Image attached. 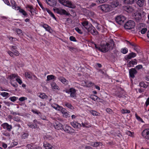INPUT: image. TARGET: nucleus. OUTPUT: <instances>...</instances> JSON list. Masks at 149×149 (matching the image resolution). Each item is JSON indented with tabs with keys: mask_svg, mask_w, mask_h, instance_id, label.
Wrapping results in <instances>:
<instances>
[{
	"mask_svg": "<svg viewBox=\"0 0 149 149\" xmlns=\"http://www.w3.org/2000/svg\"><path fill=\"white\" fill-rule=\"evenodd\" d=\"M114 45V42L112 39L110 40L106 44L101 43L100 44V51L103 52H106L112 49Z\"/></svg>",
	"mask_w": 149,
	"mask_h": 149,
	"instance_id": "obj_1",
	"label": "nucleus"
},
{
	"mask_svg": "<svg viewBox=\"0 0 149 149\" xmlns=\"http://www.w3.org/2000/svg\"><path fill=\"white\" fill-rule=\"evenodd\" d=\"M98 8L104 12H109L112 10V8L109 4H104L99 6Z\"/></svg>",
	"mask_w": 149,
	"mask_h": 149,
	"instance_id": "obj_2",
	"label": "nucleus"
},
{
	"mask_svg": "<svg viewBox=\"0 0 149 149\" xmlns=\"http://www.w3.org/2000/svg\"><path fill=\"white\" fill-rule=\"evenodd\" d=\"M92 25L87 21H84L81 23V26L82 29L84 30L86 29L88 31L92 26Z\"/></svg>",
	"mask_w": 149,
	"mask_h": 149,
	"instance_id": "obj_3",
	"label": "nucleus"
},
{
	"mask_svg": "<svg viewBox=\"0 0 149 149\" xmlns=\"http://www.w3.org/2000/svg\"><path fill=\"white\" fill-rule=\"evenodd\" d=\"M135 25V23L134 21L130 20L125 24L124 27L125 29H130L134 28Z\"/></svg>",
	"mask_w": 149,
	"mask_h": 149,
	"instance_id": "obj_4",
	"label": "nucleus"
},
{
	"mask_svg": "<svg viewBox=\"0 0 149 149\" xmlns=\"http://www.w3.org/2000/svg\"><path fill=\"white\" fill-rule=\"evenodd\" d=\"M63 130L69 134H72L75 132L74 130L70 126L66 125L65 127L63 128Z\"/></svg>",
	"mask_w": 149,
	"mask_h": 149,
	"instance_id": "obj_5",
	"label": "nucleus"
},
{
	"mask_svg": "<svg viewBox=\"0 0 149 149\" xmlns=\"http://www.w3.org/2000/svg\"><path fill=\"white\" fill-rule=\"evenodd\" d=\"M125 18L123 15H119L116 17L115 20L116 22L122 25L125 20Z\"/></svg>",
	"mask_w": 149,
	"mask_h": 149,
	"instance_id": "obj_6",
	"label": "nucleus"
},
{
	"mask_svg": "<svg viewBox=\"0 0 149 149\" xmlns=\"http://www.w3.org/2000/svg\"><path fill=\"white\" fill-rule=\"evenodd\" d=\"M51 106L56 110L58 111H60L62 113L65 111H66L65 108H63L62 107L59 106L56 104H51Z\"/></svg>",
	"mask_w": 149,
	"mask_h": 149,
	"instance_id": "obj_7",
	"label": "nucleus"
},
{
	"mask_svg": "<svg viewBox=\"0 0 149 149\" xmlns=\"http://www.w3.org/2000/svg\"><path fill=\"white\" fill-rule=\"evenodd\" d=\"M141 134L144 139L149 140V129H146L144 130L142 132Z\"/></svg>",
	"mask_w": 149,
	"mask_h": 149,
	"instance_id": "obj_8",
	"label": "nucleus"
},
{
	"mask_svg": "<svg viewBox=\"0 0 149 149\" xmlns=\"http://www.w3.org/2000/svg\"><path fill=\"white\" fill-rule=\"evenodd\" d=\"M38 123V121L36 120H34L33 121V123L29 122L27 125L29 127L32 128H37V124Z\"/></svg>",
	"mask_w": 149,
	"mask_h": 149,
	"instance_id": "obj_9",
	"label": "nucleus"
},
{
	"mask_svg": "<svg viewBox=\"0 0 149 149\" xmlns=\"http://www.w3.org/2000/svg\"><path fill=\"white\" fill-rule=\"evenodd\" d=\"M137 73V72L135 68H132L129 70V75L130 77L134 78L135 77V75Z\"/></svg>",
	"mask_w": 149,
	"mask_h": 149,
	"instance_id": "obj_10",
	"label": "nucleus"
},
{
	"mask_svg": "<svg viewBox=\"0 0 149 149\" xmlns=\"http://www.w3.org/2000/svg\"><path fill=\"white\" fill-rule=\"evenodd\" d=\"M70 124L74 128L80 129L81 126V125L76 121L70 123Z\"/></svg>",
	"mask_w": 149,
	"mask_h": 149,
	"instance_id": "obj_11",
	"label": "nucleus"
},
{
	"mask_svg": "<svg viewBox=\"0 0 149 149\" xmlns=\"http://www.w3.org/2000/svg\"><path fill=\"white\" fill-rule=\"evenodd\" d=\"M63 5L71 8H74L75 7V5L72 2L68 0H66Z\"/></svg>",
	"mask_w": 149,
	"mask_h": 149,
	"instance_id": "obj_12",
	"label": "nucleus"
},
{
	"mask_svg": "<svg viewBox=\"0 0 149 149\" xmlns=\"http://www.w3.org/2000/svg\"><path fill=\"white\" fill-rule=\"evenodd\" d=\"M57 13L61 15H69L70 14L69 13H68L64 9L57 8Z\"/></svg>",
	"mask_w": 149,
	"mask_h": 149,
	"instance_id": "obj_13",
	"label": "nucleus"
},
{
	"mask_svg": "<svg viewBox=\"0 0 149 149\" xmlns=\"http://www.w3.org/2000/svg\"><path fill=\"white\" fill-rule=\"evenodd\" d=\"M1 126L4 129H6V130L9 131H11L12 127L11 125H9L7 123H5L1 125Z\"/></svg>",
	"mask_w": 149,
	"mask_h": 149,
	"instance_id": "obj_14",
	"label": "nucleus"
},
{
	"mask_svg": "<svg viewBox=\"0 0 149 149\" xmlns=\"http://www.w3.org/2000/svg\"><path fill=\"white\" fill-rule=\"evenodd\" d=\"M41 26L43 27L46 31H48L50 33H51L53 31L51 29V27L47 24H42L41 25Z\"/></svg>",
	"mask_w": 149,
	"mask_h": 149,
	"instance_id": "obj_15",
	"label": "nucleus"
},
{
	"mask_svg": "<svg viewBox=\"0 0 149 149\" xmlns=\"http://www.w3.org/2000/svg\"><path fill=\"white\" fill-rule=\"evenodd\" d=\"M69 93H70L71 97H76V90L74 88H71L69 89Z\"/></svg>",
	"mask_w": 149,
	"mask_h": 149,
	"instance_id": "obj_16",
	"label": "nucleus"
},
{
	"mask_svg": "<svg viewBox=\"0 0 149 149\" xmlns=\"http://www.w3.org/2000/svg\"><path fill=\"white\" fill-rule=\"evenodd\" d=\"M88 32L90 33L92 35H96L98 34V32L96 30L95 28L92 25V27H91L89 30H88Z\"/></svg>",
	"mask_w": 149,
	"mask_h": 149,
	"instance_id": "obj_17",
	"label": "nucleus"
},
{
	"mask_svg": "<svg viewBox=\"0 0 149 149\" xmlns=\"http://www.w3.org/2000/svg\"><path fill=\"white\" fill-rule=\"evenodd\" d=\"M136 59H134L133 61H128L127 64V66L128 67H131L134 66V65L136 64Z\"/></svg>",
	"mask_w": 149,
	"mask_h": 149,
	"instance_id": "obj_18",
	"label": "nucleus"
},
{
	"mask_svg": "<svg viewBox=\"0 0 149 149\" xmlns=\"http://www.w3.org/2000/svg\"><path fill=\"white\" fill-rule=\"evenodd\" d=\"M46 2L48 4L51 6H56L57 3L56 0H47Z\"/></svg>",
	"mask_w": 149,
	"mask_h": 149,
	"instance_id": "obj_19",
	"label": "nucleus"
},
{
	"mask_svg": "<svg viewBox=\"0 0 149 149\" xmlns=\"http://www.w3.org/2000/svg\"><path fill=\"white\" fill-rule=\"evenodd\" d=\"M54 127L55 129L58 130H61L62 129H63V125L58 122L55 123L54 125Z\"/></svg>",
	"mask_w": 149,
	"mask_h": 149,
	"instance_id": "obj_20",
	"label": "nucleus"
},
{
	"mask_svg": "<svg viewBox=\"0 0 149 149\" xmlns=\"http://www.w3.org/2000/svg\"><path fill=\"white\" fill-rule=\"evenodd\" d=\"M119 3L117 0H113L111 2L110 6L112 7V8L117 7L119 5Z\"/></svg>",
	"mask_w": 149,
	"mask_h": 149,
	"instance_id": "obj_21",
	"label": "nucleus"
},
{
	"mask_svg": "<svg viewBox=\"0 0 149 149\" xmlns=\"http://www.w3.org/2000/svg\"><path fill=\"white\" fill-rule=\"evenodd\" d=\"M136 56V54L134 52H131L128 55L125 56V58L126 60L130 59L132 58H134Z\"/></svg>",
	"mask_w": 149,
	"mask_h": 149,
	"instance_id": "obj_22",
	"label": "nucleus"
},
{
	"mask_svg": "<svg viewBox=\"0 0 149 149\" xmlns=\"http://www.w3.org/2000/svg\"><path fill=\"white\" fill-rule=\"evenodd\" d=\"M142 19L141 14L139 13H137L135 15V19L137 22H140Z\"/></svg>",
	"mask_w": 149,
	"mask_h": 149,
	"instance_id": "obj_23",
	"label": "nucleus"
},
{
	"mask_svg": "<svg viewBox=\"0 0 149 149\" xmlns=\"http://www.w3.org/2000/svg\"><path fill=\"white\" fill-rule=\"evenodd\" d=\"M58 79L62 83L65 85H67L68 83V81L63 77H60L58 78Z\"/></svg>",
	"mask_w": 149,
	"mask_h": 149,
	"instance_id": "obj_24",
	"label": "nucleus"
},
{
	"mask_svg": "<svg viewBox=\"0 0 149 149\" xmlns=\"http://www.w3.org/2000/svg\"><path fill=\"white\" fill-rule=\"evenodd\" d=\"M10 3L12 8L16 10H18L19 7H17V4L15 1L13 0H12L11 1Z\"/></svg>",
	"mask_w": 149,
	"mask_h": 149,
	"instance_id": "obj_25",
	"label": "nucleus"
},
{
	"mask_svg": "<svg viewBox=\"0 0 149 149\" xmlns=\"http://www.w3.org/2000/svg\"><path fill=\"white\" fill-rule=\"evenodd\" d=\"M43 146L46 149H53V148L52 145L46 141L44 142Z\"/></svg>",
	"mask_w": 149,
	"mask_h": 149,
	"instance_id": "obj_26",
	"label": "nucleus"
},
{
	"mask_svg": "<svg viewBox=\"0 0 149 149\" xmlns=\"http://www.w3.org/2000/svg\"><path fill=\"white\" fill-rule=\"evenodd\" d=\"M15 77H19L17 74H12L9 76L8 77V79H9L10 80V82H12L13 79L15 78Z\"/></svg>",
	"mask_w": 149,
	"mask_h": 149,
	"instance_id": "obj_27",
	"label": "nucleus"
},
{
	"mask_svg": "<svg viewBox=\"0 0 149 149\" xmlns=\"http://www.w3.org/2000/svg\"><path fill=\"white\" fill-rule=\"evenodd\" d=\"M56 78V77L53 75H48L47 76V80L49 81L51 80H55Z\"/></svg>",
	"mask_w": 149,
	"mask_h": 149,
	"instance_id": "obj_28",
	"label": "nucleus"
},
{
	"mask_svg": "<svg viewBox=\"0 0 149 149\" xmlns=\"http://www.w3.org/2000/svg\"><path fill=\"white\" fill-rule=\"evenodd\" d=\"M136 3L140 7H142L144 5V0H136Z\"/></svg>",
	"mask_w": 149,
	"mask_h": 149,
	"instance_id": "obj_29",
	"label": "nucleus"
},
{
	"mask_svg": "<svg viewBox=\"0 0 149 149\" xmlns=\"http://www.w3.org/2000/svg\"><path fill=\"white\" fill-rule=\"evenodd\" d=\"M25 75L26 78L30 79H32V78L31 73L30 72H26L24 73Z\"/></svg>",
	"mask_w": 149,
	"mask_h": 149,
	"instance_id": "obj_30",
	"label": "nucleus"
},
{
	"mask_svg": "<svg viewBox=\"0 0 149 149\" xmlns=\"http://www.w3.org/2000/svg\"><path fill=\"white\" fill-rule=\"evenodd\" d=\"M124 8L125 10L129 13L132 12L133 10L132 8L130 6H125L124 7Z\"/></svg>",
	"mask_w": 149,
	"mask_h": 149,
	"instance_id": "obj_31",
	"label": "nucleus"
},
{
	"mask_svg": "<svg viewBox=\"0 0 149 149\" xmlns=\"http://www.w3.org/2000/svg\"><path fill=\"white\" fill-rule=\"evenodd\" d=\"M0 95L3 97H5V99H6L9 96L8 93L6 92H2L1 93Z\"/></svg>",
	"mask_w": 149,
	"mask_h": 149,
	"instance_id": "obj_32",
	"label": "nucleus"
},
{
	"mask_svg": "<svg viewBox=\"0 0 149 149\" xmlns=\"http://www.w3.org/2000/svg\"><path fill=\"white\" fill-rule=\"evenodd\" d=\"M51 85L53 89H54V90L58 89V87L56 85V84L54 82H52L51 84Z\"/></svg>",
	"mask_w": 149,
	"mask_h": 149,
	"instance_id": "obj_33",
	"label": "nucleus"
},
{
	"mask_svg": "<svg viewBox=\"0 0 149 149\" xmlns=\"http://www.w3.org/2000/svg\"><path fill=\"white\" fill-rule=\"evenodd\" d=\"M18 10H19V12L22 13L24 15L26 16L27 15V14L26 12L23 9L21 8L20 7L19 8Z\"/></svg>",
	"mask_w": 149,
	"mask_h": 149,
	"instance_id": "obj_34",
	"label": "nucleus"
},
{
	"mask_svg": "<svg viewBox=\"0 0 149 149\" xmlns=\"http://www.w3.org/2000/svg\"><path fill=\"white\" fill-rule=\"evenodd\" d=\"M90 97L92 99L95 101H98L100 100V99L97 96L95 95L91 96Z\"/></svg>",
	"mask_w": 149,
	"mask_h": 149,
	"instance_id": "obj_35",
	"label": "nucleus"
},
{
	"mask_svg": "<svg viewBox=\"0 0 149 149\" xmlns=\"http://www.w3.org/2000/svg\"><path fill=\"white\" fill-rule=\"evenodd\" d=\"M139 85L140 86L144 88H146L148 86V85L143 81L140 82Z\"/></svg>",
	"mask_w": 149,
	"mask_h": 149,
	"instance_id": "obj_36",
	"label": "nucleus"
},
{
	"mask_svg": "<svg viewBox=\"0 0 149 149\" xmlns=\"http://www.w3.org/2000/svg\"><path fill=\"white\" fill-rule=\"evenodd\" d=\"M39 96L40 98L42 99H47V96L44 93H40Z\"/></svg>",
	"mask_w": 149,
	"mask_h": 149,
	"instance_id": "obj_37",
	"label": "nucleus"
},
{
	"mask_svg": "<svg viewBox=\"0 0 149 149\" xmlns=\"http://www.w3.org/2000/svg\"><path fill=\"white\" fill-rule=\"evenodd\" d=\"M134 1V0H124V2L127 4H131Z\"/></svg>",
	"mask_w": 149,
	"mask_h": 149,
	"instance_id": "obj_38",
	"label": "nucleus"
},
{
	"mask_svg": "<svg viewBox=\"0 0 149 149\" xmlns=\"http://www.w3.org/2000/svg\"><path fill=\"white\" fill-rule=\"evenodd\" d=\"M82 126L84 127H86V128H89L90 127H91V125L89 123H82Z\"/></svg>",
	"mask_w": 149,
	"mask_h": 149,
	"instance_id": "obj_39",
	"label": "nucleus"
},
{
	"mask_svg": "<svg viewBox=\"0 0 149 149\" xmlns=\"http://www.w3.org/2000/svg\"><path fill=\"white\" fill-rule=\"evenodd\" d=\"M65 105L67 107L70 109H74V107L71 104L65 102Z\"/></svg>",
	"mask_w": 149,
	"mask_h": 149,
	"instance_id": "obj_40",
	"label": "nucleus"
},
{
	"mask_svg": "<svg viewBox=\"0 0 149 149\" xmlns=\"http://www.w3.org/2000/svg\"><path fill=\"white\" fill-rule=\"evenodd\" d=\"M90 113L94 116H98L99 114L98 112L94 110H91L90 111Z\"/></svg>",
	"mask_w": 149,
	"mask_h": 149,
	"instance_id": "obj_41",
	"label": "nucleus"
},
{
	"mask_svg": "<svg viewBox=\"0 0 149 149\" xmlns=\"http://www.w3.org/2000/svg\"><path fill=\"white\" fill-rule=\"evenodd\" d=\"M128 49L126 47L122 48L121 51V52L123 54H126L128 52Z\"/></svg>",
	"mask_w": 149,
	"mask_h": 149,
	"instance_id": "obj_42",
	"label": "nucleus"
},
{
	"mask_svg": "<svg viewBox=\"0 0 149 149\" xmlns=\"http://www.w3.org/2000/svg\"><path fill=\"white\" fill-rule=\"evenodd\" d=\"M18 99L17 97H16L15 96H13L10 97L9 98V99L12 102H14L16 101Z\"/></svg>",
	"mask_w": 149,
	"mask_h": 149,
	"instance_id": "obj_43",
	"label": "nucleus"
},
{
	"mask_svg": "<svg viewBox=\"0 0 149 149\" xmlns=\"http://www.w3.org/2000/svg\"><path fill=\"white\" fill-rule=\"evenodd\" d=\"M100 142H95L92 143L91 144V145L92 146H93L94 147H97L100 144Z\"/></svg>",
	"mask_w": 149,
	"mask_h": 149,
	"instance_id": "obj_44",
	"label": "nucleus"
},
{
	"mask_svg": "<svg viewBox=\"0 0 149 149\" xmlns=\"http://www.w3.org/2000/svg\"><path fill=\"white\" fill-rule=\"evenodd\" d=\"M63 117L65 118H67L70 117V115L68 112H67L64 114L63 115Z\"/></svg>",
	"mask_w": 149,
	"mask_h": 149,
	"instance_id": "obj_45",
	"label": "nucleus"
},
{
	"mask_svg": "<svg viewBox=\"0 0 149 149\" xmlns=\"http://www.w3.org/2000/svg\"><path fill=\"white\" fill-rule=\"evenodd\" d=\"M135 116L136 119L140 121H141L142 122H144V121L142 119L140 118V117L138 116L136 113L135 114Z\"/></svg>",
	"mask_w": 149,
	"mask_h": 149,
	"instance_id": "obj_46",
	"label": "nucleus"
},
{
	"mask_svg": "<svg viewBox=\"0 0 149 149\" xmlns=\"http://www.w3.org/2000/svg\"><path fill=\"white\" fill-rule=\"evenodd\" d=\"M29 134L27 133H24L22 135V138L24 139L27 138L29 136Z\"/></svg>",
	"mask_w": 149,
	"mask_h": 149,
	"instance_id": "obj_47",
	"label": "nucleus"
},
{
	"mask_svg": "<svg viewBox=\"0 0 149 149\" xmlns=\"http://www.w3.org/2000/svg\"><path fill=\"white\" fill-rule=\"evenodd\" d=\"M31 111L33 113L36 114L37 115H39V114H40L41 113L40 112L38 111L36 109H32Z\"/></svg>",
	"mask_w": 149,
	"mask_h": 149,
	"instance_id": "obj_48",
	"label": "nucleus"
},
{
	"mask_svg": "<svg viewBox=\"0 0 149 149\" xmlns=\"http://www.w3.org/2000/svg\"><path fill=\"white\" fill-rule=\"evenodd\" d=\"M74 29L79 34H82L83 33L82 32L80 29H79L78 27H75Z\"/></svg>",
	"mask_w": 149,
	"mask_h": 149,
	"instance_id": "obj_49",
	"label": "nucleus"
},
{
	"mask_svg": "<svg viewBox=\"0 0 149 149\" xmlns=\"http://www.w3.org/2000/svg\"><path fill=\"white\" fill-rule=\"evenodd\" d=\"M147 29L146 28L142 29L140 31L142 34H144L147 31Z\"/></svg>",
	"mask_w": 149,
	"mask_h": 149,
	"instance_id": "obj_50",
	"label": "nucleus"
},
{
	"mask_svg": "<svg viewBox=\"0 0 149 149\" xmlns=\"http://www.w3.org/2000/svg\"><path fill=\"white\" fill-rule=\"evenodd\" d=\"M11 50L13 52H14L13 53L16 56H18L19 54V52L16 50H13L12 49H11Z\"/></svg>",
	"mask_w": 149,
	"mask_h": 149,
	"instance_id": "obj_51",
	"label": "nucleus"
},
{
	"mask_svg": "<svg viewBox=\"0 0 149 149\" xmlns=\"http://www.w3.org/2000/svg\"><path fill=\"white\" fill-rule=\"evenodd\" d=\"M68 49L72 52L75 51L76 50V49L75 48H74L72 47H68Z\"/></svg>",
	"mask_w": 149,
	"mask_h": 149,
	"instance_id": "obj_52",
	"label": "nucleus"
},
{
	"mask_svg": "<svg viewBox=\"0 0 149 149\" xmlns=\"http://www.w3.org/2000/svg\"><path fill=\"white\" fill-rule=\"evenodd\" d=\"M14 120L15 121L17 122H20L22 123V121L19 118H18L17 117H15L14 118Z\"/></svg>",
	"mask_w": 149,
	"mask_h": 149,
	"instance_id": "obj_53",
	"label": "nucleus"
},
{
	"mask_svg": "<svg viewBox=\"0 0 149 149\" xmlns=\"http://www.w3.org/2000/svg\"><path fill=\"white\" fill-rule=\"evenodd\" d=\"M27 99V98L25 97H22L19 99V100L20 101H23Z\"/></svg>",
	"mask_w": 149,
	"mask_h": 149,
	"instance_id": "obj_54",
	"label": "nucleus"
},
{
	"mask_svg": "<svg viewBox=\"0 0 149 149\" xmlns=\"http://www.w3.org/2000/svg\"><path fill=\"white\" fill-rule=\"evenodd\" d=\"M86 84L87 85V86L88 87L91 86L93 84V83H92L91 82H88L86 83Z\"/></svg>",
	"mask_w": 149,
	"mask_h": 149,
	"instance_id": "obj_55",
	"label": "nucleus"
},
{
	"mask_svg": "<svg viewBox=\"0 0 149 149\" xmlns=\"http://www.w3.org/2000/svg\"><path fill=\"white\" fill-rule=\"evenodd\" d=\"M130 111L129 110H124L123 109L122 110V113H130Z\"/></svg>",
	"mask_w": 149,
	"mask_h": 149,
	"instance_id": "obj_56",
	"label": "nucleus"
},
{
	"mask_svg": "<svg viewBox=\"0 0 149 149\" xmlns=\"http://www.w3.org/2000/svg\"><path fill=\"white\" fill-rule=\"evenodd\" d=\"M19 77H17L16 79V81L18 82V83L20 85L22 83V81Z\"/></svg>",
	"mask_w": 149,
	"mask_h": 149,
	"instance_id": "obj_57",
	"label": "nucleus"
},
{
	"mask_svg": "<svg viewBox=\"0 0 149 149\" xmlns=\"http://www.w3.org/2000/svg\"><path fill=\"white\" fill-rule=\"evenodd\" d=\"M27 7L29 8V9H30V12H31V13H32V12H33V6H32L28 5L27 6Z\"/></svg>",
	"mask_w": 149,
	"mask_h": 149,
	"instance_id": "obj_58",
	"label": "nucleus"
},
{
	"mask_svg": "<svg viewBox=\"0 0 149 149\" xmlns=\"http://www.w3.org/2000/svg\"><path fill=\"white\" fill-rule=\"evenodd\" d=\"M127 42L129 43L130 45H131L132 46L134 47H136V46H137V45H136L134 43L130 42L128 41H127Z\"/></svg>",
	"mask_w": 149,
	"mask_h": 149,
	"instance_id": "obj_59",
	"label": "nucleus"
},
{
	"mask_svg": "<svg viewBox=\"0 0 149 149\" xmlns=\"http://www.w3.org/2000/svg\"><path fill=\"white\" fill-rule=\"evenodd\" d=\"M70 40L71 41H73L74 42L76 41V40L75 38L73 36H71L70 37Z\"/></svg>",
	"mask_w": 149,
	"mask_h": 149,
	"instance_id": "obj_60",
	"label": "nucleus"
},
{
	"mask_svg": "<svg viewBox=\"0 0 149 149\" xmlns=\"http://www.w3.org/2000/svg\"><path fill=\"white\" fill-rule=\"evenodd\" d=\"M99 72L100 74H102V76H105L106 75V72H105L102 71V70H100L99 71Z\"/></svg>",
	"mask_w": 149,
	"mask_h": 149,
	"instance_id": "obj_61",
	"label": "nucleus"
},
{
	"mask_svg": "<svg viewBox=\"0 0 149 149\" xmlns=\"http://www.w3.org/2000/svg\"><path fill=\"white\" fill-rule=\"evenodd\" d=\"M10 84H11V85L13 86L15 88H17V87L18 85L17 84V83L16 82L13 84L12 83V82H10Z\"/></svg>",
	"mask_w": 149,
	"mask_h": 149,
	"instance_id": "obj_62",
	"label": "nucleus"
},
{
	"mask_svg": "<svg viewBox=\"0 0 149 149\" xmlns=\"http://www.w3.org/2000/svg\"><path fill=\"white\" fill-rule=\"evenodd\" d=\"M142 68V65H138L136 66L135 67V68L138 70L141 69Z\"/></svg>",
	"mask_w": 149,
	"mask_h": 149,
	"instance_id": "obj_63",
	"label": "nucleus"
},
{
	"mask_svg": "<svg viewBox=\"0 0 149 149\" xmlns=\"http://www.w3.org/2000/svg\"><path fill=\"white\" fill-rule=\"evenodd\" d=\"M27 147L28 148V149H33V146H31L30 144H28L27 145Z\"/></svg>",
	"mask_w": 149,
	"mask_h": 149,
	"instance_id": "obj_64",
	"label": "nucleus"
}]
</instances>
